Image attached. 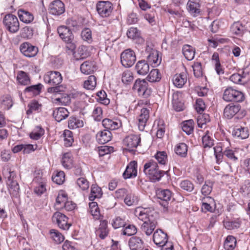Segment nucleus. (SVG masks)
<instances>
[{
	"instance_id": "obj_21",
	"label": "nucleus",
	"mask_w": 250,
	"mask_h": 250,
	"mask_svg": "<svg viewBox=\"0 0 250 250\" xmlns=\"http://www.w3.org/2000/svg\"><path fill=\"white\" fill-rule=\"evenodd\" d=\"M137 163L135 161L131 162L127 166L125 170L123 173L125 179H127L132 177H135L137 174Z\"/></svg>"
},
{
	"instance_id": "obj_64",
	"label": "nucleus",
	"mask_w": 250,
	"mask_h": 250,
	"mask_svg": "<svg viewBox=\"0 0 250 250\" xmlns=\"http://www.w3.org/2000/svg\"><path fill=\"white\" fill-rule=\"evenodd\" d=\"M113 151V147L112 146H105L98 147V152L100 157H102L105 155L109 154Z\"/></svg>"
},
{
	"instance_id": "obj_36",
	"label": "nucleus",
	"mask_w": 250,
	"mask_h": 250,
	"mask_svg": "<svg viewBox=\"0 0 250 250\" xmlns=\"http://www.w3.org/2000/svg\"><path fill=\"white\" fill-rule=\"evenodd\" d=\"M97 84L96 78L94 75L89 76L83 83V87L88 90H93Z\"/></svg>"
},
{
	"instance_id": "obj_40",
	"label": "nucleus",
	"mask_w": 250,
	"mask_h": 250,
	"mask_svg": "<svg viewBox=\"0 0 250 250\" xmlns=\"http://www.w3.org/2000/svg\"><path fill=\"white\" fill-rule=\"evenodd\" d=\"M236 244L235 238L231 235L228 236L224 242V247L226 250H233Z\"/></svg>"
},
{
	"instance_id": "obj_19",
	"label": "nucleus",
	"mask_w": 250,
	"mask_h": 250,
	"mask_svg": "<svg viewBox=\"0 0 250 250\" xmlns=\"http://www.w3.org/2000/svg\"><path fill=\"white\" fill-rule=\"evenodd\" d=\"M149 117V110L146 108H143L138 117V128L140 130H144Z\"/></svg>"
},
{
	"instance_id": "obj_26",
	"label": "nucleus",
	"mask_w": 250,
	"mask_h": 250,
	"mask_svg": "<svg viewBox=\"0 0 250 250\" xmlns=\"http://www.w3.org/2000/svg\"><path fill=\"white\" fill-rule=\"evenodd\" d=\"M143 241L138 237L134 236L130 238L128 245L131 250H141L143 248Z\"/></svg>"
},
{
	"instance_id": "obj_60",
	"label": "nucleus",
	"mask_w": 250,
	"mask_h": 250,
	"mask_svg": "<svg viewBox=\"0 0 250 250\" xmlns=\"http://www.w3.org/2000/svg\"><path fill=\"white\" fill-rule=\"evenodd\" d=\"M194 76L199 78L203 75V68L201 62H195L192 65Z\"/></svg>"
},
{
	"instance_id": "obj_15",
	"label": "nucleus",
	"mask_w": 250,
	"mask_h": 250,
	"mask_svg": "<svg viewBox=\"0 0 250 250\" xmlns=\"http://www.w3.org/2000/svg\"><path fill=\"white\" fill-rule=\"evenodd\" d=\"M58 33L60 38L67 43H71L74 39L73 35L70 29L67 26L62 25L58 28Z\"/></svg>"
},
{
	"instance_id": "obj_4",
	"label": "nucleus",
	"mask_w": 250,
	"mask_h": 250,
	"mask_svg": "<svg viewBox=\"0 0 250 250\" xmlns=\"http://www.w3.org/2000/svg\"><path fill=\"white\" fill-rule=\"evenodd\" d=\"M3 22L6 29L12 33H17L20 28V23L17 17L13 14L6 15L3 20Z\"/></svg>"
},
{
	"instance_id": "obj_51",
	"label": "nucleus",
	"mask_w": 250,
	"mask_h": 250,
	"mask_svg": "<svg viewBox=\"0 0 250 250\" xmlns=\"http://www.w3.org/2000/svg\"><path fill=\"white\" fill-rule=\"evenodd\" d=\"M50 234L51 238L57 244H60L63 242L64 240V237L58 230L56 229H51Z\"/></svg>"
},
{
	"instance_id": "obj_5",
	"label": "nucleus",
	"mask_w": 250,
	"mask_h": 250,
	"mask_svg": "<svg viewBox=\"0 0 250 250\" xmlns=\"http://www.w3.org/2000/svg\"><path fill=\"white\" fill-rule=\"evenodd\" d=\"M133 89L137 92L139 96L145 98L149 96L151 93V89L148 87V83L144 80H137L134 83Z\"/></svg>"
},
{
	"instance_id": "obj_54",
	"label": "nucleus",
	"mask_w": 250,
	"mask_h": 250,
	"mask_svg": "<svg viewBox=\"0 0 250 250\" xmlns=\"http://www.w3.org/2000/svg\"><path fill=\"white\" fill-rule=\"evenodd\" d=\"M246 76V74L242 72V74L239 73H234L232 74L229 78V80L237 84H242L243 83V79Z\"/></svg>"
},
{
	"instance_id": "obj_11",
	"label": "nucleus",
	"mask_w": 250,
	"mask_h": 250,
	"mask_svg": "<svg viewBox=\"0 0 250 250\" xmlns=\"http://www.w3.org/2000/svg\"><path fill=\"white\" fill-rule=\"evenodd\" d=\"M20 48L21 53L29 58L35 57L38 52V48L28 42L21 43Z\"/></svg>"
},
{
	"instance_id": "obj_49",
	"label": "nucleus",
	"mask_w": 250,
	"mask_h": 250,
	"mask_svg": "<svg viewBox=\"0 0 250 250\" xmlns=\"http://www.w3.org/2000/svg\"><path fill=\"white\" fill-rule=\"evenodd\" d=\"M134 79L133 73L130 70L125 71L122 75V81L125 84H129Z\"/></svg>"
},
{
	"instance_id": "obj_62",
	"label": "nucleus",
	"mask_w": 250,
	"mask_h": 250,
	"mask_svg": "<svg viewBox=\"0 0 250 250\" xmlns=\"http://www.w3.org/2000/svg\"><path fill=\"white\" fill-rule=\"evenodd\" d=\"M52 180L58 185L62 184L65 180L64 172L62 171L58 172L55 176H52Z\"/></svg>"
},
{
	"instance_id": "obj_1",
	"label": "nucleus",
	"mask_w": 250,
	"mask_h": 250,
	"mask_svg": "<svg viewBox=\"0 0 250 250\" xmlns=\"http://www.w3.org/2000/svg\"><path fill=\"white\" fill-rule=\"evenodd\" d=\"M144 172L152 182L159 181L164 174V171L158 168L157 162L153 160H150L145 164Z\"/></svg>"
},
{
	"instance_id": "obj_6",
	"label": "nucleus",
	"mask_w": 250,
	"mask_h": 250,
	"mask_svg": "<svg viewBox=\"0 0 250 250\" xmlns=\"http://www.w3.org/2000/svg\"><path fill=\"white\" fill-rule=\"evenodd\" d=\"M136 60L135 52L130 49L125 50L121 54V62L125 67L132 66Z\"/></svg>"
},
{
	"instance_id": "obj_35",
	"label": "nucleus",
	"mask_w": 250,
	"mask_h": 250,
	"mask_svg": "<svg viewBox=\"0 0 250 250\" xmlns=\"http://www.w3.org/2000/svg\"><path fill=\"white\" fill-rule=\"evenodd\" d=\"M183 54L188 61L192 60L195 56V50L190 45L186 44L183 47Z\"/></svg>"
},
{
	"instance_id": "obj_57",
	"label": "nucleus",
	"mask_w": 250,
	"mask_h": 250,
	"mask_svg": "<svg viewBox=\"0 0 250 250\" xmlns=\"http://www.w3.org/2000/svg\"><path fill=\"white\" fill-rule=\"evenodd\" d=\"M44 130L40 126H37L36 129L30 134L31 139L35 140H39L44 134Z\"/></svg>"
},
{
	"instance_id": "obj_45",
	"label": "nucleus",
	"mask_w": 250,
	"mask_h": 250,
	"mask_svg": "<svg viewBox=\"0 0 250 250\" xmlns=\"http://www.w3.org/2000/svg\"><path fill=\"white\" fill-rule=\"evenodd\" d=\"M147 80L150 82H159L161 79V75L157 69H152L147 77Z\"/></svg>"
},
{
	"instance_id": "obj_27",
	"label": "nucleus",
	"mask_w": 250,
	"mask_h": 250,
	"mask_svg": "<svg viewBox=\"0 0 250 250\" xmlns=\"http://www.w3.org/2000/svg\"><path fill=\"white\" fill-rule=\"evenodd\" d=\"M102 125L105 130H115L121 126V123L119 121H113L106 118L103 120Z\"/></svg>"
},
{
	"instance_id": "obj_14",
	"label": "nucleus",
	"mask_w": 250,
	"mask_h": 250,
	"mask_svg": "<svg viewBox=\"0 0 250 250\" xmlns=\"http://www.w3.org/2000/svg\"><path fill=\"white\" fill-rule=\"evenodd\" d=\"M153 240L156 245L160 247H162L168 242L167 234L161 229H157L154 231Z\"/></svg>"
},
{
	"instance_id": "obj_47",
	"label": "nucleus",
	"mask_w": 250,
	"mask_h": 250,
	"mask_svg": "<svg viewBox=\"0 0 250 250\" xmlns=\"http://www.w3.org/2000/svg\"><path fill=\"white\" fill-rule=\"evenodd\" d=\"M230 30L233 34L241 36L244 33L245 28L241 23L236 22L231 25Z\"/></svg>"
},
{
	"instance_id": "obj_32",
	"label": "nucleus",
	"mask_w": 250,
	"mask_h": 250,
	"mask_svg": "<svg viewBox=\"0 0 250 250\" xmlns=\"http://www.w3.org/2000/svg\"><path fill=\"white\" fill-rule=\"evenodd\" d=\"M232 135L238 139H245L249 137V131L245 127H236L233 130Z\"/></svg>"
},
{
	"instance_id": "obj_17",
	"label": "nucleus",
	"mask_w": 250,
	"mask_h": 250,
	"mask_svg": "<svg viewBox=\"0 0 250 250\" xmlns=\"http://www.w3.org/2000/svg\"><path fill=\"white\" fill-rule=\"evenodd\" d=\"M172 104L173 108L177 111H180L184 109V103L181 93L176 92L173 93L172 96Z\"/></svg>"
},
{
	"instance_id": "obj_24",
	"label": "nucleus",
	"mask_w": 250,
	"mask_h": 250,
	"mask_svg": "<svg viewBox=\"0 0 250 250\" xmlns=\"http://www.w3.org/2000/svg\"><path fill=\"white\" fill-rule=\"evenodd\" d=\"M135 69L139 75L144 76L149 72V65L146 61L141 60L137 62Z\"/></svg>"
},
{
	"instance_id": "obj_7",
	"label": "nucleus",
	"mask_w": 250,
	"mask_h": 250,
	"mask_svg": "<svg viewBox=\"0 0 250 250\" xmlns=\"http://www.w3.org/2000/svg\"><path fill=\"white\" fill-rule=\"evenodd\" d=\"M44 82L52 85H59L62 82V77L58 71H50L45 74L43 76Z\"/></svg>"
},
{
	"instance_id": "obj_59",
	"label": "nucleus",
	"mask_w": 250,
	"mask_h": 250,
	"mask_svg": "<svg viewBox=\"0 0 250 250\" xmlns=\"http://www.w3.org/2000/svg\"><path fill=\"white\" fill-rule=\"evenodd\" d=\"M76 184L83 190H87L89 187L88 181L84 177H80L77 179Z\"/></svg>"
},
{
	"instance_id": "obj_42",
	"label": "nucleus",
	"mask_w": 250,
	"mask_h": 250,
	"mask_svg": "<svg viewBox=\"0 0 250 250\" xmlns=\"http://www.w3.org/2000/svg\"><path fill=\"white\" fill-rule=\"evenodd\" d=\"M138 201V196L132 193H127L124 199L125 203L128 206L136 205Z\"/></svg>"
},
{
	"instance_id": "obj_38",
	"label": "nucleus",
	"mask_w": 250,
	"mask_h": 250,
	"mask_svg": "<svg viewBox=\"0 0 250 250\" xmlns=\"http://www.w3.org/2000/svg\"><path fill=\"white\" fill-rule=\"evenodd\" d=\"M62 163L63 167L67 169L72 167L73 165L72 154L68 152L64 153L62 157Z\"/></svg>"
},
{
	"instance_id": "obj_28",
	"label": "nucleus",
	"mask_w": 250,
	"mask_h": 250,
	"mask_svg": "<svg viewBox=\"0 0 250 250\" xmlns=\"http://www.w3.org/2000/svg\"><path fill=\"white\" fill-rule=\"evenodd\" d=\"M81 72L86 75L93 73L96 70V64L94 62L85 61L81 65Z\"/></svg>"
},
{
	"instance_id": "obj_50",
	"label": "nucleus",
	"mask_w": 250,
	"mask_h": 250,
	"mask_svg": "<svg viewBox=\"0 0 250 250\" xmlns=\"http://www.w3.org/2000/svg\"><path fill=\"white\" fill-rule=\"evenodd\" d=\"M194 123L192 120H189L183 122L182 129L188 135L191 134L193 131Z\"/></svg>"
},
{
	"instance_id": "obj_20",
	"label": "nucleus",
	"mask_w": 250,
	"mask_h": 250,
	"mask_svg": "<svg viewBox=\"0 0 250 250\" xmlns=\"http://www.w3.org/2000/svg\"><path fill=\"white\" fill-rule=\"evenodd\" d=\"M187 8L190 14L193 17L198 16L201 12L200 3L193 0L188 1Z\"/></svg>"
},
{
	"instance_id": "obj_48",
	"label": "nucleus",
	"mask_w": 250,
	"mask_h": 250,
	"mask_svg": "<svg viewBox=\"0 0 250 250\" xmlns=\"http://www.w3.org/2000/svg\"><path fill=\"white\" fill-rule=\"evenodd\" d=\"M42 87V85L41 83H38L36 85H33L26 87L24 91L25 92L30 93L33 95H37L41 92V89Z\"/></svg>"
},
{
	"instance_id": "obj_8",
	"label": "nucleus",
	"mask_w": 250,
	"mask_h": 250,
	"mask_svg": "<svg viewBox=\"0 0 250 250\" xmlns=\"http://www.w3.org/2000/svg\"><path fill=\"white\" fill-rule=\"evenodd\" d=\"M52 220L56 223L59 227L64 230H67L71 226L68 223V218L60 212H56L52 216Z\"/></svg>"
},
{
	"instance_id": "obj_9",
	"label": "nucleus",
	"mask_w": 250,
	"mask_h": 250,
	"mask_svg": "<svg viewBox=\"0 0 250 250\" xmlns=\"http://www.w3.org/2000/svg\"><path fill=\"white\" fill-rule=\"evenodd\" d=\"M112 10V4L109 1H101L97 4V10L103 17L109 16Z\"/></svg>"
},
{
	"instance_id": "obj_41",
	"label": "nucleus",
	"mask_w": 250,
	"mask_h": 250,
	"mask_svg": "<svg viewBox=\"0 0 250 250\" xmlns=\"http://www.w3.org/2000/svg\"><path fill=\"white\" fill-rule=\"evenodd\" d=\"M17 79L18 82L22 85H28L30 83V79L28 75L23 71L18 72Z\"/></svg>"
},
{
	"instance_id": "obj_12",
	"label": "nucleus",
	"mask_w": 250,
	"mask_h": 250,
	"mask_svg": "<svg viewBox=\"0 0 250 250\" xmlns=\"http://www.w3.org/2000/svg\"><path fill=\"white\" fill-rule=\"evenodd\" d=\"M141 138L137 135H130L126 137L123 143L125 146H126V149L131 151L133 148H136L140 143Z\"/></svg>"
},
{
	"instance_id": "obj_30",
	"label": "nucleus",
	"mask_w": 250,
	"mask_h": 250,
	"mask_svg": "<svg viewBox=\"0 0 250 250\" xmlns=\"http://www.w3.org/2000/svg\"><path fill=\"white\" fill-rule=\"evenodd\" d=\"M187 80V75L184 73L177 74L173 76L172 79L173 84L178 88L182 87Z\"/></svg>"
},
{
	"instance_id": "obj_18",
	"label": "nucleus",
	"mask_w": 250,
	"mask_h": 250,
	"mask_svg": "<svg viewBox=\"0 0 250 250\" xmlns=\"http://www.w3.org/2000/svg\"><path fill=\"white\" fill-rule=\"evenodd\" d=\"M109 233L107 228V221L105 220H101L98 229L95 231L96 235L101 239H104Z\"/></svg>"
},
{
	"instance_id": "obj_46",
	"label": "nucleus",
	"mask_w": 250,
	"mask_h": 250,
	"mask_svg": "<svg viewBox=\"0 0 250 250\" xmlns=\"http://www.w3.org/2000/svg\"><path fill=\"white\" fill-rule=\"evenodd\" d=\"M64 137V144L66 147L72 146L74 142L72 132L69 130H65L63 133Z\"/></svg>"
},
{
	"instance_id": "obj_43",
	"label": "nucleus",
	"mask_w": 250,
	"mask_h": 250,
	"mask_svg": "<svg viewBox=\"0 0 250 250\" xmlns=\"http://www.w3.org/2000/svg\"><path fill=\"white\" fill-rule=\"evenodd\" d=\"M89 211L95 219H99L100 216V210L98 204L96 202L89 203Z\"/></svg>"
},
{
	"instance_id": "obj_31",
	"label": "nucleus",
	"mask_w": 250,
	"mask_h": 250,
	"mask_svg": "<svg viewBox=\"0 0 250 250\" xmlns=\"http://www.w3.org/2000/svg\"><path fill=\"white\" fill-rule=\"evenodd\" d=\"M6 184L11 197L12 198H18L19 196L20 188L17 181Z\"/></svg>"
},
{
	"instance_id": "obj_44",
	"label": "nucleus",
	"mask_w": 250,
	"mask_h": 250,
	"mask_svg": "<svg viewBox=\"0 0 250 250\" xmlns=\"http://www.w3.org/2000/svg\"><path fill=\"white\" fill-rule=\"evenodd\" d=\"M102 190L101 188L96 185H93L91 188V192L89 196V199L90 201H93L96 198H100L102 195Z\"/></svg>"
},
{
	"instance_id": "obj_2",
	"label": "nucleus",
	"mask_w": 250,
	"mask_h": 250,
	"mask_svg": "<svg viewBox=\"0 0 250 250\" xmlns=\"http://www.w3.org/2000/svg\"><path fill=\"white\" fill-rule=\"evenodd\" d=\"M134 214L139 219L144 222L156 220L157 216V212L150 208L138 207L135 209Z\"/></svg>"
},
{
	"instance_id": "obj_55",
	"label": "nucleus",
	"mask_w": 250,
	"mask_h": 250,
	"mask_svg": "<svg viewBox=\"0 0 250 250\" xmlns=\"http://www.w3.org/2000/svg\"><path fill=\"white\" fill-rule=\"evenodd\" d=\"M157 128L156 136L158 138H163L165 133V125L163 120H159L157 121Z\"/></svg>"
},
{
	"instance_id": "obj_39",
	"label": "nucleus",
	"mask_w": 250,
	"mask_h": 250,
	"mask_svg": "<svg viewBox=\"0 0 250 250\" xmlns=\"http://www.w3.org/2000/svg\"><path fill=\"white\" fill-rule=\"evenodd\" d=\"M68 127L70 129H75L83 126V122L77 118L71 117L68 122Z\"/></svg>"
},
{
	"instance_id": "obj_61",
	"label": "nucleus",
	"mask_w": 250,
	"mask_h": 250,
	"mask_svg": "<svg viewBox=\"0 0 250 250\" xmlns=\"http://www.w3.org/2000/svg\"><path fill=\"white\" fill-rule=\"evenodd\" d=\"M81 37L83 41L88 43H91L92 41L91 30L89 28H85L81 32Z\"/></svg>"
},
{
	"instance_id": "obj_16",
	"label": "nucleus",
	"mask_w": 250,
	"mask_h": 250,
	"mask_svg": "<svg viewBox=\"0 0 250 250\" xmlns=\"http://www.w3.org/2000/svg\"><path fill=\"white\" fill-rule=\"evenodd\" d=\"M241 106L239 104H230L227 105L224 110V115L226 118L231 119L236 115H239Z\"/></svg>"
},
{
	"instance_id": "obj_22",
	"label": "nucleus",
	"mask_w": 250,
	"mask_h": 250,
	"mask_svg": "<svg viewBox=\"0 0 250 250\" xmlns=\"http://www.w3.org/2000/svg\"><path fill=\"white\" fill-rule=\"evenodd\" d=\"M157 225V221L156 220L147 222L145 221L142 225L141 229L146 235L149 236L154 230Z\"/></svg>"
},
{
	"instance_id": "obj_53",
	"label": "nucleus",
	"mask_w": 250,
	"mask_h": 250,
	"mask_svg": "<svg viewBox=\"0 0 250 250\" xmlns=\"http://www.w3.org/2000/svg\"><path fill=\"white\" fill-rule=\"evenodd\" d=\"M98 97L97 100L101 104L104 105H108L110 103V100L107 98L106 92L104 90H100L97 93Z\"/></svg>"
},
{
	"instance_id": "obj_3",
	"label": "nucleus",
	"mask_w": 250,
	"mask_h": 250,
	"mask_svg": "<svg viewBox=\"0 0 250 250\" xmlns=\"http://www.w3.org/2000/svg\"><path fill=\"white\" fill-rule=\"evenodd\" d=\"M223 99L227 102H242L245 99V95L242 92L229 87L224 90Z\"/></svg>"
},
{
	"instance_id": "obj_10",
	"label": "nucleus",
	"mask_w": 250,
	"mask_h": 250,
	"mask_svg": "<svg viewBox=\"0 0 250 250\" xmlns=\"http://www.w3.org/2000/svg\"><path fill=\"white\" fill-rule=\"evenodd\" d=\"M146 51L148 54L147 60L153 67L158 66L161 62V58L159 57V52L152 49L151 47L147 46Z\"/></svg>"
},
{
	"instance_id": "obj_13",
	"label": "nucleus",
	"mask_w": 250,
	"mask_h": 250,
	"mask_svg": "<svg viewBox=\"0 0 250 250\" xmlns=\"http://www.w3.org/2000/svg\"><path fill=\"white\" fill-rule=\"evenodd\" d=\"M48 10L51 14L59 16L65 11L64 4L60 0H55L50 3Z\"/></svg>"
},
{
	"instance_id": "obj_33",
	"label": "nucleus",
	"mask_w": 250,
	"mask_h": 250,
	"mask_svg": "<svg viewBox=\"0 0 250 250\" xmlns=\"http://www.w3.org/2000/svg\"><path fill=\"white\" fill-rule=\"evenodd\" d=\"M4 178L5 179L6 184L16 181L17 176L16 172L10 168L4 169L3 171Z\"/></svg>"
},
{
	"instance_id": "obj_29",
	"label": "nucleus",
	"mask_w": 250,
	"mask_h": 250,
	"mask_svg": "<svg viewBox=\"0 0 250 250\" xmlns=\"http://www.w3.org/2000/svg\"><path fill=\"white\" fill-rule=\"evenodd\" d=\"M18 14L21 21L24 23H31L34 20L33 14L26 10L20 9L18 10Z\"/></svg>"
},
{
	"instance_id": "obj_23",
	"label": "nucleus",
	"mask_w": 250,
	"mask_h": 250,
	"mask_svg": "<svg viewBox=\"0 0 250 250\" xmlns=\"http://www.w3.org/2000/svg\"><path fill=\"white\" fill-rule=\"evenodd\" d=\"M112 138V134L108 130L99 131L96 134L97 141L101 144H104L109 142Z\"/></svg>"
},
{
	"instance_id": "obj_58",
	"label": "nucleus",
	"mask_w": 250,
	"mask_h": 250,
	"mask_svg": "<svg viewBox=\"0 0 250 250\" xmlns=\"http://www.w3.org/2000/svg\"><path fill=\"white\" fill-rule=\"evenodd\" d=\"M67 200V197L66 193L63 192L59 193L58 194L57 197L56 198V205H60V207H58V208H62V206L64 205L65 203L66 202Z\"/></svg>"
},
{
	"instance_id": "obj_56",
	"label": "nucleus",
	"mask_w": 250,
	"mask_h": 250,
	"mask_svg": "<svg viewBox=\"0 0 250 250\" xmlns=\"http://www.w3.org/2000/svg\"><path fill=\"white\" fill-rule=\"evenodd\" d=\"M200 115L198 116L197 119V122L198 125L199 127H203V125H205L207 123L209 122L210 121V118L208 114H204Z\"/></svg>"
},
{
	"instance_id": "obj_25",
	"label": "nucleus",
	"mask_w": 250,
	"mask_h": 250,
	"mask_svg": "<svg viewBox=\"0 0 250 250\" xmlns=\"http://www.w3.org/2000/svg\"><path fill=\"white\" fill-rule=\"evenodd\" d=\"M69 112L64 107H59L53 111V115L55 120L60 122L66 119L69 115Z\"/></svg>"
},
{
	"instance_id": "obj_52",
	"label": "nucleus",
	"mask_w": 250,
	"mask_h": 250,
	"mask_svg": "<svg viewBox=\"0 0 250 250\" xmlns=\"http://www.w3.org/2000/svg\"><path fill=\"white\" fill-rule=\"evenodd\" d=\"M202 142L204 147H211L213 146V140L211 138L208 131H207L203 136Z\"/></svg>"
},
{
	"instance_id": "obj_37",
	"label": "nucleus",
	"mask_w": 250,
	"mask_h": 250,
	"mask_svg": "<svg viewBox=\"0 0 250 250\" xmlns=\"http://www.w3.org/2000/svg\"><path fill=\"white\" fill-rule=\"evenodd\" d=\"M158 198L165 202L166 203L169 201L172 196V193L169 189H163L157 192Z\"/></svg>"
},
{
	"instance_id": "obj_34",
	"label": "nucleus",
	"mask_w": 250,
	"mask_h": 250,
	"mask_svg": "<svg viewBox=\"0 0 250 250\" xmlns=\"http://www.w3.org/2000/svg\"><path fill=\"white\" fill-rule=\"evenodd\" d=\"M188 146L184 143L177 144L174 148L175 153L180 157L185 158L187 156Z\"/></svg>"
},
{
	"instance_id": "obj_63",
	"label": "nucleus",
	"mask_w": 250,
	"mask_h": 250,
	"mask_svg": "<svg viewBox=\"0 0 250 250\" xmlns=\"http://www.w3.org/2000/svg\"><path fill=\"white\" fill-rule=\"evenodd\" d=\"M180 188L188 192H191L194 189L193 184L188 180L182 181L180 184Z\"/></svg>"
}]
</instances>
